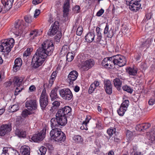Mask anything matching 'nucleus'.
I'll list each match as a JSON object with an SVG mask.
<instances>
[{
  "label": "nucleus",
  "mask_w": 155,
  "mask_h": 155,
  "mask_svg": "<svg viewBox=\"0 0 155 155\" xmlns=\"http://www.w3.org/2000/svg\"><path fill=\"white\" fill-rule=\"evenodd\" d=\"M71 108L69 106H66L59 109L56 114V117L52 118L51 120V127L52 128L50 132L52 139H57L59 134L61 133V130L58 128L59 126H64L67 123V118L71 114Z\"/></svg>",
  "instance_id": "f257e3e1"
},
{
  "label": "nucleus",
  "mask_w": 155,
  "mask_h": 155,
  "mask_svg": "<svg viewBox=\"0 0 155 155\" xmlns=\"http://www.w3.org/2000/svg\"><path fill=\"white\" fill-rule=\"evenodd\" d=\"M54 49V45L51 41L48 40L44 41L41 46L37 50L32 59L31 63L33 67L36 68L41 65L47 56L51 55Z\"/></svg>",
  "instance_id": "f03ea898"
},
{
  "label": "nucleus",
  "mask_w": 155,
  "mask_h": 155,
  "mask_svg": "<svg viewBox=\"0 0 155 155\" xmlns=\"http://www.w3.org/2000/svg\"><path fill=\"white\" fill-rule=\"evenodd\" d=\"M126 64L125 58L120 55H114L104 58L102 61L101 65L107 69H112L115 64L122 67Z\"/></svg>",
  "instance_id": "7ed1b4c3"
},
{
  "label": "nucleus",
  "mask_w": 155,
  "mask_h": 155,
  "mask_svg": "<svg viewBox=\"0 0 155 155\" xmlns=\"http://www.w3.org/2000/svg\"><path fill=\"white\" fill-rule=\"evenodd\" d=\"M14 42V40L12 38L9 40L8 39L2 40L0 43V51L8 54L13 47Z\"/></svg>",
  "instance_id": "20e7f679"
},
{
  "label": "nucleus",
  "mask_w": 155,
  "mask_h": 155,
  "mask_svg": "<svg viewBox=\"0 0 155 155\" xmlns=\"http://www.w3.org/2000/svg\"><path fill=\"white\" fill-rule=\"evenodd\" d=\"M126 5H128L130 9L133 12H136L140 8V0H126Z\"/></svg>",
  "instance_id": "39448f33"
},
{
  "label": "nucleus",
  "mask_w": 155,
  "mask_h": 155,
  "mask_svg": "<svg viewBox=\"0 0 155 155\" xmlns=\"http://www.w3.org/2000/svg\"><path fill=\"white\" fill-rule=\"evenodd\" d=\"M39 102L40 107L42 110L45 109L48 104V97L45 88L43 90L40 97Z\"/></svg>",
  "instance_id": "423d86ee"
},
{
  "label": "nucleus",
  "mask_w": 155,
  "mask_h": 155,
  "mask_svg": "<svg viewBox=\"0 0 155 155\" xmlns=\"http://www.w3.org/2000/svg\"><path fill=\"white\" fill-rule=\"evenodd\" d=\"M60 96L64 100L69 101L73 97V94L68 88H64L59 91Z\"/></svg>",
  "instance_id": "0eeeda50"
},
{
  "label": "nucleus",
  "mask_w": 155,
  "mask_h": 155,
  "mask_svg": "<svg viewBox=\"0 0 155 155\" xmlns=\"http://www.w3.org/2000/svg\"><path fill=\"white\" fill-rule=\"evenodd\" d=\"M46 131V128L43 129L38 134L34 135L31 138L32 140L35 142L42 141L45 137Z\"/></svg>",
  "instance_id": "6e6552de"
},
{
  "label": "nucleus",
  "mask_w": 155,
  "mask_h": 155,
  "mask_svg": "<svg viewBox=\"0 0 155 155\" xmlns=\"http://www.w3.org/2000/svg\"><path fill=\"white\" fill-rule=\"evenodd\" d=\"M95 62L94 60L90 58L86 60L82 65L81 68L84 71H87L91 68L94 65Z\"/></svg>",
  "instance_id": "1a4fd4ad"
},
{
  "label": "nucleus",
  "mask_w": 155,
  "mask_h": 155,
  "mask_svg": "<svg viewBox=\"0 0 155 155\" xmlns=\"http://www.w3.org/2000/svg\"><path fill=\"white\" fill-rule=\"evenodd\" d=\"M59 26V22L55 21L51 26L48 32V34L50 35H54L58 31Z\"/></svg>",
  "instance_id": "9d476101"
},
{
  "label": "nucleus",
  "mask_w": 155,
  "mask_h": 155,
  "mask_svg": "<svg viewBox=\"0 0 155 155\" xmlns=\"http://www.w3.org/2000/svg\"><path fill=\"white\" fill-rule=\"evenodd\" d=\"M78 73L76 71H73L69 74L67 79V81L69 82V85L73 84V82L75 81L77 78Z\"/></svg>",
  "instance_id": "9b49d317"
},
{
  "label": "nucleus",
  "mask_w": 155,
  "mask_h": 155,
  "mask_svg": "<svg viewBox=\"0 0 155 155\" xmlns=\"http://www.w3.org/2000/svg\"><path fill=\"white\" fill-rule=\"evenodd\" d=\"M11 130L10 124L2 125L0 127V136H4Z\"/></svg>",
  "instance_id": "f8f14e48"
},
{
  "label": "nucleus",
  "mask_w": 155,
  "mask_h": 155,
  "mask_svg": "<svg viewBox=\"0 0 155 155\" xmlns=\"http://www.w3.org/2000/svg\"><path fill=\"white\" fill-rule=\"evenodd\" d=\"M25 107L30 110H35L37 107L36 101L32 100L27 101L25 103Z\"/></svg>",
  "instance_id": "ddd939ff"
},
{
  "label": "nucleus",
  "mask_w": 155,
  "mask_h": 155,
  "mask_svg": "<svg viewBox=\"0 0 155 155\" xmlns=\"http://www.w3.org/2000/svg\"><path fill=\"white\" fill-rule=\"evenodd\" d=\"M70 7V0H66L63 6V14L64 17L68 15L69 9Z\"/></svg>",
  "instance_id": "4468645a"
},
{
  "label": "nucleus",
  "mask_w": 155,
  "mask_h": 155,
  "mask_svg": "<svg viewBox=\"0 0 155 155\" xmlns=\"http://www.w3.org/2000/svg\"><path fill=\"white\" fill-rule=\"evenodd\" d=\"M95 36L94 32H90L85 36V39L87 42L90 43L93 41Z\"/></svg>",
  "instance_id": "2eb2a0df"
},
{
  "label": "nucleus",
  "mask_w": 155,
  "mask_h": 155,
  "mask_svg": "<svg viewBox=\"0 0 155 155\" xmlns=\"http://www.w3.org/2000/svg\"><path fill=\"white\" fill-rule=\"evenodd\" d=\"M20 152L22 155H30V148L27 146H22L20 148Z\"/></svg>",
  "instance_id": "dca6fc26"
},
{
  "label": "nucleus",
  "mask_w": 155,
  "mask_h": 155,
  "mask_svg": "<svg viewBox=\"0 0 155 155\" xmlns=\"http://www.w3.org/2000/svg\"><path fill=\"white\" fill-rule=\"evenodd\" d=\"M22 64V61L20 58H16L15 61V64L13 66V69L14 71H17L19 69L20 67L21 66Z\"/></svg>",
  "instance_id": "f3484780"
},
{
  "label": "nucleus",
  "mask_w": 155,
  "mask_h": 155,
  "mask_svg": "<svg viewBox=\"0 0 155 155\" xmlns=\"http://www.w3.org/2000/svg\"><path fill=\"white\" fill-rule=\"evenodd\" d=\"M147 138L149 140L150 143L155 141V130L147 132Z\"/></svg>",
  "instance_id": "a211bd4d"
},
{
  "label": "nucleus",
  "mask_w": 155,
  "mask_h": 155,
  "mask_svg": "<svg viewBox=\"0 0 155 155\" xmlns=\"http://www.w3.org/2000/svg\"><path fill=\"white\" fill-rule=\"evenodd\" d=\"M58 89V87H55L51 90L50 96L52 101L58 98L59 97L57 94Z\"/></svg>",
  "instance_id": "6ab92c4d"
},
{
  "label": "nucleus",
  "mask_w": 155,
  "mask_h": 155,
  "mask_svg": "<svg viewBox=\"0 0 155 155\" xmlns=\"http://www.w3.org/2000/svg\"><path fill=\"white\" fill-rule=\"evenodd\" d=\"M23 25L21 24V21L19 20L16 21L15 24V29L16 31L18 32L21 33L22 30V28Z\"/></svg>",
  "instance_id": "aec40b11"
},
{
  "label": "nucleus",
  "mask_w": 155,
  "mask_h": 155,
  "mask_svg": "<svg viewBox=\"0 0 155 155\" xmlns=\"http://www.w3.org/2000/svg\"><path fill=\"white\" fill-rule=\"evenodd\" d=\"M23 80V79L22 78L17 77H15L13 81L15 86H18V87L21 86Z\"/></svg>",
  "instance_id": "412c9836"
},
{
  "label": "nucleus",
  "mask_w": 155,
  "mask_h": 155,
  "mask_svg": "<svg viewBox=\"0 0 155 155\" xmlns=\"http://www.w3.org/2000/svg\"><path fill=\"white\" fill-rule=\"evenodd\" d=\"M114 83L115 87L119 91L120 90L122 81L119 78H116L114 80Z\"/></svg>",
  "instance_id": "4be33fe9"
},
{
  "label": "nucleus",
  "mask_w": 155,
  "mask_h": 155,
  "mask_svg": "<svg viewBox=\"0 0 155 155\" xmlns=\"http://www.w3.org/2000/svg\"><path fill=\"white\" fill-rule=\"evenodd\" d=\"M66 136L65 134L62 131L61 133L59 134L57 137V139H55V141L61 143L62 141H64L66 139Z\"/></svg>",
  "instance_id": "5701e85b"
},
{
  "label": "nucleus",
  "mask_w": 155,
  "mask_h": 155,
  "mask_svg": "<svg viewBox=\"0 0 155 155\" xmlns=\"http://www.w3.org/2000/svg\"><path fill=\"white\" fill-rule=\"evenodd\" d=\"M127 71L130 75H136L137 73V69L134 67L133 68L129 67L128 68Z\"/></svg>",
  "instance_id": "b1692460"
},
{
  "label": "nucleus",
  "mask_w": 155,
  "mask_h": 155,
  "mask_svg": "<svg viewBox=\"0 0 155 155\" xmlns=\"http://www.w3.org/2000/svg\"><path fill=\"white\" fill-rule=\"evenodd\" d=\"M14 2V0H8L6 5H5V8L7 10H9L12 7Z\"/></svg>",
  "instance_id": "393cba45"
},
{
  "label": "nucleus",
  "mask_w": 155,
  "mask_h": 155,
  "mask_svg": "<svg viewBox=\"0 0 155 155\" xmlns=\"http://www.w3.org/2000/svg\"><path fill=\"white\" fill-rule=\"evenodd\" d=\"M12 150V149L10 147H4L3 148L1 155H9Z\"/></svg>",
  "instance_id": "a878e982"
},
{
  "label": "nucleus",
  "mask_w": 155,
  "mask_h": 155,
  "mask_svg": "<svg viewBox=\"0 0 155 155\" xmlns=\"http://www.w3.org/2000/svg\"><path fill=\"white\" fill-rule=\"evenodd\" d=\"M145 125L144 124L137 125L136 127V129L137 130L139 131L144 132L145 129H144Z\"/></svg>",
  "instance_id": "bb28decb"
},
{
  "label": "nucleus",
  "mask_w": 155,
  "mask_h": 155,
  "mask_svg": "<svg viewBox=\"0 0 155 155\" xmlns=\"http://www.w3.org/2000/svg\"><path fill=\"white\" fill-rule=\"evenodd\" d=\"M73 139L76 142L82 143L83 139L79 135H75L73 137Z\"/></svg>",
  "instance_id": "cd10ccee"
},
{
  "label": "nucleus",
  "mask_w": 155,
  "mask_h": 155,
  "mask_svg": "<svg viewBox=\"0 0 155 155\" xmlns=\"http://www.w3.org/2000/svg\"><path fill=\"white\" fill-rule=\"evenodd\" d=\"M40 35V34H39L38 31V30L31 31L30 34V36L33 38H34L35 37Z\"/></svg>",
  "instance_id": "c85d7f7f"
},
{
  "label": "nucleus",
  "mask_w": 155,
  "mask_h": 155,
  "mask_svg": "<svg viewBox=\"0 0 155 155\" xmlns=\"http://www.w3.org/2000/svg\"><path fill=\"white\" fill-rule=\"evenodd\" d=\"M122 88L124 91L130 94H131L133 91V89L127 85L124 86L122 87Z\"/></svg>",
  "instance_id": "c756f323"
},
{
  "label": "nucleus",
  "mask_w": 155,
  "mask_h": 155,
  "mask_svg": "<svg viewBox=\"0 0 155 155\" xmlns=\"http://www.w3.org/2000/svg\"><path fill=\"white\" fill-rule=\"evenodd\" d=\"M127 110L126 108H124L120 106L119 109L117 110V112L120 116H122L124 115L125 112Z\"/></svg>",
  "instance_id": "7c9ffc66"
},
{
  "label": "nucleus",
  "mask_w": 155,
  "mask_h": 155,
  "mask_svg": "<svg viewBox=\"0 0 155 155\" xmlns=\"http://www.w3.org/2000/svg\"><path fill=\"white\" fill-rule=\"evenodd\" d=\"M19 109L18 106V104H14L11 106L9 109L12 112H14L16 111Z\"/></svg>",
  "instance_id": "2f4dec72"
},
{
  "label": "nucleus",
  "mask_w": 155,
  "mask_h": 155,
  "mask_svg": "<svg viewBox=\"0 0 155 155\" xmlns=\"http://www.w3.org/2000/svg\"><path fill=\"white\" fill-rule=\"evenodd\" d=\"M104 88L112 86L110 81L108 80L104 81Z\"/></svg>",
  "instance_id": "473e14b6"
},
{
  "label": "nucleus",
  "mask_w": 155,
  "mask_h": 155,
  "mask_svg": "<svg viewBox=\"0 0 155 155\" xmlns=\"http://www.w3.org/2000/svg\"><path fill=\"white\" fill-rule=\"evenodd\" d=\"M129 101L128 100H125L120 105V106L122 107H123L126 108V109H127V108L129 104Z\"/></svg>",
  "instance_id": "72a5a7b5"
},
{
  "label": "nucleus",
  "mask_w": 155,
  "mask_h": 155,
  "mask_svg": "<svg viewBox=\"0 0 155 155\" xmlns=\"http://www.w3.org/2000/svg\"><path fill=\"white\" fill-rule=\"evenodd\" d=\"M74 56L71 53H68L67 55V60L68 61H71L74 59Z\"/></svg>",
  "instance_id": "f704fd0d"
},
{
  "label": "nucleus",
  "mask_w": 155,
  "mask_h": 155,
  "mask_svg": "<svg viewBox=\"0 0 155 155\" xmlns=\"http://www.w3.org/2000/svg\"><path fill=\"white\" fill-rule=\"evenodd\" d=\"M115 131L116 129H109L107 130V132L108 134L110 136V137L113 135L114 134H115Z\"/></svg>",
  "instance_id": "c9c22d12"
},
{
  "label": "nucleus",
  "mask_w": 155,
  "mask_h": 155,
  "mask_svg": "<svg viewBox=\"0 0 155 155\" xmlns=\"http://www.w3.org/2000/svg\"><path fill=\"white\" fill-rule=\"evenodd\" d=\"M52 104L53 106L51 107V109H53L54 108L55 109V107L57 108L60 105V102L58 101H55Z\"/></svg>",
  "instance_id": "e433bc0d"
},
{
  "label": "nucleus",
  "mask_w": 155,
  "mask_h": 155,
  "mask_svg": "<svg viewBox=\"0 0 155 155\" xmlns=\"http://www.w3.org/2000/svg\"><path fill=\"white\" fill-rule=\"evenodd\" d=\"M39 150L41 153V155H45L47 149L45 147L42 146L40 148Z\"/></svg>",
  "instance_id": "4c0bfd02"
},
{
  "label": "nucleus",
  "mask_w": 155,
  "mask_h": 155,
  "mask_svg": "<svg viewBox=\"0 0 155 155\" xmlns=\"http://www.w3.org/2000/svg\"><path fill=\"white\" fill-rule=\"evenodd\" d=\"M30 111L27 110H26L22 111L21 115L23 117H26L28 116V115H30Z\"/></svg>",
  "instance_id": "58836bf2"
},
{
  "label": "nucleus",
  "mask_w": 155,
  "mask_h": 155,
  "mask_svg": "<svg viewBox=\"0 0 155 155\" xmlns=\"http://www.w3.org/2000/svg\"><path fill=\"white\" fill-rule=\"evenodd\" d=\"M83 28L81 26H79L77 29L76 34L80 36L82 32Z\"/></svg>",
  "instance_id": "ea45409f"
},
{
  "label": "nucleus",
  "mask_w": 155,
  "mask_h": 155,
  "mask_svg": "<svg viewBox=\"0 0 155 155\" xmlns=\"http://www.w3.org/2000/svg\"><path fill=\"white\" fill-rule=\"evenodd\" d=\"M106 93L108 94H111L112 92V87L104 88Z\"/></svg>",
  "instance_id": "a19ab883"
},
{
  "label": "nucleus",
  "mask_w": 155,
  "mask_h": 155,
  "mask_svg": "<svg viewBox=\"0 0 155 155\" xmlns=\"http://www.w3.org/2000/svg\"><path fill=\"white\" fill-rule=\"evenodd\" d=\"M96 89L94 85L93 84H91V85L88 90V93L90 94H91Z\"/></svg>",
  "instance_id": "79ce46f5"
},
{
  "label": "nucleus",
  "mask_w": 155,
  "mask_h": 155,
  "mask_svg": "<svg viewBox=\"0 0 155 155\" xmlns=\"http://www.w3.org/2000/svg\"><path fill=\"white\" fill-rule=\"evenodd\" d=\"M107 36L108 38H111L113 36L114 33L113 31L112 30L110 29L109 31L108 32Z\"/></svg>",
  "instance_id": "37998d69"
},
{
  "label": "nucleus",
  "mask_w": 155,
  "mask_h": 155,
  "mask_svg": "<svg viewBox=\"0 0 155 155\" xmlns=\"http://www.w3.org/2000/svg\"><path fill=\"white\" fill-rule=\"evenodd\" d=\"M122 32L124 33L127 34L128 33L129 31L128 28L126 26L124 27L122 29Z\"/></svg>",
  "instance_id": "c03bdc74"
},
{
  "label": "nucleus",
  "mask_w": 155,
  "mask_h": 155,
  "mask_svg": "<svg viewBox=\"0 0 155 155\" xmlns=\"http://www.w3.org/2000/svg\"><path fill=\"white\" fill-rule=\"evenodd\" d=\"M62 36V34L61 33H58L56 36H55V38L57 41H59L60 39Z\"/></svg>",
  "instance_id": "a18cd8bd"
},
{
  "label": "nucleus",
  "mask_w": 155,
  "mask_h": 155,
  "mask_svg": "<svg viewBox=\"0 0 155 155\" xmlns=\"http://www.w3.org/2000/svg\"><path fill=\"white\" fill-rule=\"evenodd\" d=\"M104 10L102 8H101L99 10L97 13L96 15L97 16H101L102 14L104 13Z\"/></svg>",
  "instance_id": "49530a36"
},
{
  "label": "nucleus",
  "mask_w": 155,
  "mask_h": 155,
  "mask_svg": "<svg viewBox=\"0 0 155 155\" xmlns=\"http://www.w3.org/2000/svg\"><path fill=\"white\" fill-rule=\"evenodd\" d=\"M25 21L27 23H31V18L28 16H25L24 17Z\"/></svg>",
  "instance_id": "de8ad7c7"
},
{
  "label": "nucleus",
  "mask_w": 155,
  "mask_h": 155,
  "mask_svg": "<svg viewBox=\"0 0 155 155\" xmlns=\"http://www.w3.org/2000/svg\"><path fill=\"white\" fill-rule=\"evenodd\" d=\"M102 36L101 35H97L96 39V42L97 43L101 44V39Z\"/></svg>",
  "instance_id": "09e8293b"
},
{
  "label": "nucleus",
  "mask_w": 155,
  "mask_h": 155,
  "mask_svg": "<svg viewBox=\"0 0 155 155\" xmlns=\"http://www.w3.org/2000/svg\"><path fill=\"white\" fill-rule=\"evenodd\" d=\"M148 103L150 105H152L155 104V99L154 98H151L148 101Z\"/></svg>",
  "instance_id": "8fccbe9b"
},
{
  "label": "nucleus",
  "mask_w": 155,
  "mask_h": 155,
  "mask_svg": "<svg viewBox=\"0 0 155 155\" xmlns=\"http://www.w3.org/2000/svg\"><path fill=\"white\" fill-rule=\"evenodd\" d=\"M26 136V133L25 131H21L19 135L18 136L19 137H25Z\"/></svg>",
  "instance_id": "3c124183"
},
{
  "label": "nucleus",
  "mask_w": 155,
  "mask_h": 155,
  "mask_svg": "<svg viewBox=\"0 0 155 155\" xmlns=\"http://www.w3.org/2000/svg\"><path fill=\"white\" fill-rule=\"evenodd\" d=\"M109 31V25L108 24H107L104 29V35L107 34L108 32Z\"/></svg>",
  "instance_id": "603ef678"
},
{
  "label": "nucleus",
  "mask_w": 155,
  "mask_h": 155,
  "mask_svg": "<svg viewBox=\"0 0 155 155\" xmlns=\"http://www.w3.org/2000/svg\"><path fill=\"white\" fill-rule=\"evenodd\" d=\"M85 123H82V126H81L80 127V128L81 129L83 130L85 129L86 130H88V128L87 127V124H85Z\"/></svg>",
  "instance_id": "864d4df0"
},
{
  "label": "nucleus",
  "mask_w": 155,
  "mask_h": 155,
  "mask_svg": "<svg viewBox=\"0 0 155 155\" xmlns=\"http://www.w3.org/2000/svg\"><path fill=\"white\" fill-rule=\"evenodd\" d=\"M96 32L97 36V35H101V34L100 31V28L98 27L96 28Z\"/></svg>",
  "instance_id": "5fc2aeb1"
},
{
  "label": "nucleus",
  "mask_w": 155,
  "mask_h": 155,
  "mask_svg": "<svg viewBox=\"0 0 155 155\" xmlns=\"http://www.w3.org/2000/svg\"><path fill=\"white\" fill-rule=\"evenodd\" d=\"M91 119V117L89 116H87L86 118L85 121H84L83 122L85 123V124H87L89 122V120Z\"/></svg>",
  "instance_id": "6e6d98bb"
},
{
  "label": "nucleus",
  "mask_w": 155,
  "mask_h": 155,
  "mask_svg": "<svg viewBox=\"0 0 155 155\" xmlns=\"http://www.w3.org/2000/svg\"><path fill=\"white\" fill-rule=\"evenodd\" d=\"M42 0H33L32 3L34 5L38 4L42 1Z\"/></svg>",
  "instance_id": "4d7b16f0"
},
{
  "label": "nucleus",
  "mask_w": 155,
  "mask_h": 155,
  "mask_svg": "<svg viewBox=\"0 0 155 155\" xmlns=\"http://www.w3.org/2000/svg\"><path fill=\"white\" fill-rule=\"evenodd\" d=\"M40 13V10L39 9H36L35 11V13L34 15V17H36L38 16Z\"/></svg>",
  "instance_id": "13d9d810"
},
{
  "label": "nucleus",
  "mask_w": 155,
  "mask_h": 155,
  "mask_svg": "<svg viewBox=\"0 0 155 155\" xmlns=\"http://www.w3.org/2000/svg\"><path fill=\"white\" fill-rule=\"evenodd\" d=\"M111 140H113L114 142H119L120 141V139L116 136H114V138H111Z\"/></svg>",
  "instance_id": "bf43d9fd"
},
{
  "label": "nucleus",
  "mask_w": 155,
  "mask_h": 155,
  "mask_svg": "<svg viewBox=\"0 0 155 155\" xmlns=\"http://www.w3.org/2000/svg\"><path fill=\"white\" fill-rule=\"evenodd\" d=\"M36 89V88L35 87L34 85L31 86L29 88V91L31 92L35 91Z\"/></svg>",
  "instance_id": "052dcab7"
},
{
  "label": "nucleus",
  "mask_w": 155,
  "mask_h": 155,
  "mask_svg": "<svg viewBox=\"0 0 155 155\" xmlns=\"http://www.w3.org/2000/svg\"><path fill=\"white\" fill-rule=\"evenodd\" d=\"M23 89V88L22 87L20 86L19 87H18H18L16 88L15 91H16V92H20Z\"/></svg>",
  "instance_id": "680f3d73"
},
{
  "label": "nucleus",
  "mask_w": 155,
  "mask_h": 155,
  "mask_svg": "<svg viewBox=\"0 0 155 155\" xmlns=\"http://www.w3.org/2000/svg\"><path fill=\"white\" fill-rule=\"evenodd\" d=\"M80 9V7L79 5H76L74 7L75 10L76 11L77 13L79 12Z\"/></svg>",
  "instance_id": "e2e57ef3"
},
{
  "label": "nucleus",
  "mask_w": 155,
  "mask_h": 155,
  "mask_svg": "<svg viewBox=\"0 0 155 155\" xmlns=\"http://www.w3.org/2000/svg\"><path fill=\"white\" fill-rule=\"evenodd\" d=\"M145 63H142L140 66V68L143 71H145Z\"/></svg>",
  "instance_id": "0e129e2a"
},
{
  "label": "nucleus",
  "mask_w": 155,
  "mask_h": 155,
  "mask_svg": "<svg viewBox=\"0 0 155 155\" xmlns=\"http://www.w3.org/2000/svg\"><path fill=\"white\" fill-rule=\"evenodd\" d=\"M21 131V130L17 128L15 130V134L18 136V135H19V134Z\"/></svg>",
  "instance_id": "69168bd1"
},
{
  "label": "nucleus",
  "mask_w": 155,
  "mask_h": 155,
  "mask_svg": "<svg viewBox=\"0 0 155 155\" xmlns=\"http://www.w3.org/2000/svg\"><path fill=\"white\" fill-rule=\"evenodd\" d=\"M93 84H94V85L95 86V87H98L99 85V82L98 81H95L94 83H93Z\"/></svg>",
  "instance_id": "338daca9"
},
{
  "label": "nucleus",
  "mask_w": 155,
  "mask_h": 155,
  "mask_svg": "<svg viewBox=\"0 0 155 155\" xmlns=\"http://www.w3.org/2000/svg\"><path fill=\"white\" fill-rule=\"evenodd\" d=\"M33 51V48H28L27 49L26 51L28 52L30 54Z\"/></svg>",
  "instance_id": "774afa93"
}]
</instances>
